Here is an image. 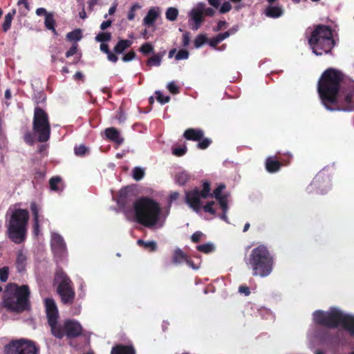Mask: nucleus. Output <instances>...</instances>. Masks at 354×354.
<instances>
[{"mask_svg":"<svg viewBox=\"0 0 354 354\" xmlns=\"http://www.w3.org/2000/svg\"><path fill=\"white\" fill-rule=\"evenodd\" d=\"M343 79V74L335 69L328 68L324 71L318 83V92L325 107L330 111L331 108L327 103L335 104L339 90V84Z\"/></svg>","mask_w":354,"mask_h":354,"instance_id":"nucleus-1","label":"nucleus"},{"mask_svg":"<svg viewBox=\"0 0 354 354\" xmlns=\"http://www.w3.org/2000/svg\"><path fill=\"white\" fill-rule=\"evenodd\" d=\"M313 319L317 324L328 328H336L341 324L351 335L354 336V316L345 315L336 308H332L328 312L316 310Z\"/></svg>","mask_w":354,"mask_h":354,"instance_id":"nucleus-2","label":"nucleus"},{"mask_svg":"<svg viewBox=\"0 0 354 354\" xmlns=\"http://www.w3.org/2000/svg\"><path fill=\"white\" fill-rule=\"evenodd\" d=\"M30 290L28 286H18L15 283H9L3 295V305L8 310L21 313L29 308Z\"/></svg>","mask_w":354,"mask_h":354,"instance_id":"nucleus-3","label":"nucleus"},{"mask_svg":"<svg viewBox=\"0 0 354 354\" xmlns=\"http://www.w3.org/2000/svg\"><path fill=\"white\" fill-rule=\"evenodd\" d=\"M246 263L252 267V275L266 277L270 274L273 268V258L263 245L254 248Z\"/></svg>","mask_w":354,"mask_h":354,"instance_id":"nucleus-4","label":"nucleus"},{"mask_svg":"<svg viewBox=\"0 0 354 354\" xmlns=\"http://www.w3.org/2000/svg\"><path fill=\"white\" fill-rule=\"evenodd\" d=\"M308 43L316 55L328 53L335 45L331 28L325 25H318L313 31Z\"/></svg>","mask_w":354,"mask_h":354,"instance_id":"nucleus-5","label":"nucleus"},{"mask_svg":"<svg viewBox=\"0 0 354 354\" xmlns=\"http://www.w3.org/2000/svg\"><path fill=\"white\" fill-rule=\"evenodd\" d=\"M137 221L147 227H152L159 219L160 208L159 205L148 198H141L134 203Z\"/></svg>","mask_w":354,"mask_h":354,"instance_id":"nucleus-6","label":"nucleus"},{"mask_svg":"<svg viewBox=\"0 0 354 354\" xmlns=\"http://www.w3.org/2000/svg\"><path fill=\"white\" fill-rule=\"evenodd\" d=\"M28 218L29 214L26 209H17L11 215L8 232L10 239L15 243H20L24 241Z\"/></svg>","mask_w":354,"mask_h":354,"instance_id":"nucleus-7","label":"nucleus"},{"mask_svg":"<svg viewBox=\"0 0 354 354\" xmlns=\"http://www.w3.org/2000/svg\"><path fill=\"white\" fill-rule=\"evenodd\" d=\"M54 284L57 286V292L62 302L66 305H71L74 301L75 292L72 286V281L62 269L57 270Z\"/></svg>","mask_w":354,"mask_h":354,"instance_id":"nucleus-8","label":"nucleus"},{"mask_svg":"<svg viewBox=\"0 0 354 354\" xmlns=\"http://www.w3.org/2000/svg\"><path fill=\"white\" fill-rule=\"evenodd\" d=\"M32 129L41 142H46L50 136V125L47 113L40 107L34 110Z\"/></svg>","mask_w":354,"mask_h":354,"instance_id":"nucleus-9","label":"nucleus"},{"mask_svg":"<svg viewBox=\"0 0 354 354\" xmlns=\"http://www.w3.org/2000/svg\"><path fill=\"white\" fill-rule=\"evenodd\" d=\"M48 323L50 326L52 334L57 338L62 339L64 337L61 325H57L59 313L55 301L52 298H46L44 301Z\"/></svg>","mask_w":354,"mask_h":354,"instance_id":"nucleus-10","label":"nucleus"},{"mask_svg":"<svg viewBox=\"0 0 354 354\" xmlns=\"http://www.w3.org/2000/svg\"><path fill=\"white\" fill-rule=\"evenodd\" d=\"M37 352L35 344L25 339L12 341L4 348V354H37Z\"/></svg>","mask_w":354,"mask_h":354,"instance_id":"nucleus-11","label":"nucleus"},{"mask_svg":"<svg viewBox=\"0 0 354 354\" xmlns=\"http://www.w3.org/2000/svg\"><path fill=\"white\" fill-rule=\"evenodd\" d=\"M64 336L66 335L68 337H75L82 333V326L77 322L72 320H67L64 322L63 326H61Z\"/></svg>","mask_w":354,"mask_h":354,"instance_id":"nucleus-12","label":"nucleus"},{"mask_svg":"<svg viewBox=\"0 0 354 354\" xmlns=\"http://www.w3.org/2000/svg\"><path fill=\"white\" fill-rule=\"evenodd\" d=\"M201 194L198 189L187 192L185 194V202L189 206L196 212L201 209Z\"/></svg>","mask_w":354,"mask_h":354,"instance_id":"nucleus-13","label":"nucleus"},{"mask_svg":"<svg viewBox=\"0 0 354 354\" xmlns=\"http://www.w3.org/2000/svg\"><path fill=\"white\" fill-rule=\"evenodd\" d=\"M225 188V185L221 184L217 187L213 192V194L211 196H214L218 201L222 209V210L227 211L228 205H227V195L224 194L221 195V192Z\"/></svg>","mask_w":354,"mask_h":354,"instance_id":"nucleus-14","label":"nucleus"},{"mask_svg":"<svg viewBox=\"0 0 354 354\" xmlns=\"http://www.w3.org/2000/svg\"><path fill=\"white\" fill-rule=\"evenodd\" d=\"M159 15L160 10L158 8L153 7L150 8L143 19V25L147 27L153 26Z\"/></svg>","mask_w":354,"mask_h":354,"instance_id":"nucleus-15","label":"nucleus"},{"mask_svg":"<svg viewBox=\"0 0 354 354\" xmlns=\"http://www.w3.org/2000/svg\"><path fill=\"white\" fill-rule=\"evenodd\" d=\"M51 246L55 252H61L66 248L63 238L56 233L52 234Z\"/></svg>","mask_w":354,"mask_h":354,"instance_id":"nucleus-16","label":"nucleus"},{"mask_svg":"<svg viewBox=\"0 0 354 354\" xmlns=\"http://www.w3.org/2000/svg\"><path fill=\"white\" fill-rule=\"evenodd\" d=\"M111 354H136V351L131 345L118 344L112 348Z\"/></svg>","mask_w":354,"mask_h":354,"instance_id":"nucleus-17","label":"nucleus"},{"mask_svg":"<svg viewBox=\"0 0 354 354\" xmlns=\"http://www.w3.org/2000/svg\"><path fill=\"white\" fill-rule=\"evenodd\" d=\"M104 133L108 139L119 145L122 144L124 141V139L120 135V132L114 127L106 129Z\"/></svg>","mask_w":354,"mask_h":354,"instance_id":"nucleus-18","label":"nucleus"},{"mask_svg":"<svg viewBox=\"0 0 354 354\" xmlns=\"http://www.w3.org/2000/svg\"><path fill=\"white\" fill-rule=\"evenodd\" d=\"M187 140L200 141L203 138V131L201 129H189L184 133Z\"/></svg>","mask_w":354,"mask_h":354,"instance_id":"nucleus-19","label":"nucleus"},{"mask_svg":"<svg viewBox=\"0 0 354 354\" xmlns=\"http://www.w3.org/2000/svg\"><path fill=\"white\" fill-rule=\"evenodd\" d=\"M132 44V41L129 39H120L113 48L115 54H121L126 49L129 48Z\"/></svg>","mask_w":354,"mask_h":354,"instance_id":"nucleus-20","label":"nucleus"},{"mask_svg":"<svg viewBox=\"0 0 354 354\" xmlns=\"http://www.w3.org/2000/svg\"><path fill=\"white\" fill-rule=\"evenodd\" d=\"M187 255L180 248H176L173 254L172 261L174 264H180L187 260Z\"/></svg>","mask_w":354,"mask_h":354,"instance_id":"nucleus-21","label":"nucleus"},{"mask_svg":"<svg viewBox=\"0 0 354 354\" xmlns=\"http://www.w3.org/2000/svg\"><path fill=\"white\" fill-rule=\"evenodd\" d=\"M283 13V10L281 7L279 6H268L266 11L265 14L267 17L271 18H277L281 17Z\"/></svg>","mask_w":354,"mask_h":354,"instance_id":"nucleus-22","label":"nucleus"},{"mask_svg":"<svg viewBox=\"0 0 354 354\" xmlns=\"http://www.w3.org/2000/svg\"><path fill=\"white\" fill-rule=\"evenodd\" d=\"M100 48L102 52L106 54L109 61L113 63H115L118 61V58L117 55L109 50L108 44L105 43H101Z\"/></svg>","mask_w":354,"mask_h":354,"instance_id":"nucleus-23","label":"nucleus"},{"mask_svg":"<svg viewBox=\"0 0 354 354\" xmlns=\"http://www.w3.org/2000/svg\"><path fill=\"white\" fill-rule=\"evenodd\" d=\"M266 167L268 171L273 173L279 169L281 163L278 160H275L272 158H268L266 162Z\"/></svg>","mask_w":354,"mask_h":354,"instance_id":"nucleus-24","label":"nucleus"},{"mask_svg":"<svg viewBox=\"0 0 354 354\" xmlns=\"http://www.w3.org/2000/svg\"><path fill=\"white\" fill-rule=\"evenodd\" d=\"M26 262V256L21 252L19 251L17 254L16 265L19 272H23L25 270Z\"/></svg>","mask_w":354,"mask_h":354,"instance_id":"nucleus-25","label":"nucleus"},{"mask_svg":"<svg viewBox=\"0 0 354 354\" xmlns=\"http://www.w3.org/2000/svg\"><path fill=\"white\" fill-rule=\"evenodd\" d=\"M44 24L47 29L52 30L54 34L57 33L55 28V21L54 19L53 13L50 12L49 14L46 15L45 17Z\"/></svg>","mask_w":354,"mask_h":354,"instance_id":"nucleus-26","label":"nucleus"},{"mask_svg":"<svg viewBox=\"0 0 354 354\" xmlns=\"http://www.w3.org/2000/svg\"><path fill=\"white\" fill-rule=\"evenodd\" d=\"M15 14V10H12V12H8L4 17L3 23L2 24V28L4 32H7L10 26L13 16Z\"/></svg>","mask_w":354,"mask_h":354,"instance_id":"nucleus-27","label":"nucleus"},{"mask_svg":"<svg viewBox=\"0 0 354 354\" xmlns=\"http://www.w3.org/2000/svg\"><path fill=\"white\" fill-rule=\"evenodd\" d=\"M82 32L80 29H76L66 35V39L71 41H77L82 39Z\"/></svg>","mask_w":354,"mask_h":354,"instance_id":"nucleus-28","label":"nucleus"},{"mask_svg":"<svg viewBox=\"0 0 354 354\" xmlns=\"http://www.w3.org/2000/svg\"><path fill=\"white\" fill-rule=\"evenodd\" d=\"M178 15V10L177 8L174 7H170L167 8L165 12V16L167 19L174 21L177 19Z\"/></svg>","mask_w":354,"mask_h":354,"instance_id":"nucleus-29","label":"nucleus"},{"mask_svg":"<svg viewBox=\"0 0 354 354\" xmlns=\"http://www.w3.org/2000/svg\"><path fill=\"white\" fill-rule=\"evenodd\" d=\"M95 39L97 42L104 43L111 39V33L109 32H102L98 33Z\"/></svg>","mask_w":354,"mask_h":354,"instance_id":"nucleus-30","label":"nucleus"},{"mask_svg":"<svg viewBox=\"0 0 354 354\" xmlns=\"http://www.w3.org/2000/svg\"><path fill=\"white\" fill-rule=\"evenodd\" d=\"M196 248L198 251L207 254L214 251L215 248L212 243H207L205 244L198 245Z\"/></svg>","mask_w":354,"mask_h":354,"instance_id":"nucleus-31","label":"nucleus"},{"mask_svg":"<svg viewBox=\"0 0 354 354\" xmlns=\"http://www.w3.org/2000/svg\"><path fill=\"white\" fill-rule=\"evenodd\" d=\"M138 243L143 245L147 249H149L151 252H154L157 249V244L154 241L145 242L143 240L140 239L138 241Z\"/></svg>","mask_w":354,"mask_h":354,"instance_id":"nucleus-32","label":"nucleus"},{"mask_svg":"<svg viewBox=\"0 0 354 354\" xmlns=\"http://www.w3.org/2000/svg\"><path fill=\"white\" fill-rule=\"evenodd\" d=\"M189 15L194 22H201L203 21V14L200 13L199 11L191 10L189 13Z\"/></svg>","mask_w":354,"mask_h":354,"instance_id":"nucleus-33","label":"nucleus"},{"mask_svg":"<svg viewBox=\"0 0 354 354\" xmlns=\"http://www.w3.org/2000/svg\"><path fill=\"white\" fill-rule=\"evenodd\" d=\"M189 180V175L186 172H181L176 175V181L180 185H184Z\"/></svg>","mask_w":354,"mask_h":354,"instance_id":"nucleus-34","label":"nucleus"},{"mask_svg":"<svg viewBox=\"0 0 354 354\" xmlns=\"http://www.w3.org/2000/svg\"><path fill=\"white\" fill-rule=\"evenodd\" d=\"M201 196L202 198H207L208 196H211L210 193V184L205 181L203 184V189L200 191Z\"/></svg>","mask_w":354,"mask_h":354,"instance_id":"nucleus-35","label":"nucleus"},{"mask_svg":"<svg viewBox=\"0 0 354 354\" xmlns=\"http://www.w3.org/2000/svg\"><path fill=\"white\" fill-rule=\"evenodd\" d=\"M145 175V171L142 168L136 167L133 170V178L138 181L140 180Z\"/></svg>","mask_w":354,"mask_h":354,"instance_id":"nucleus-36","label":"nucleus"},{"mask_svg":"<svg viewBox=\"0 0 354 354\" xmlns=\"http://www.w3.org/2000/svg\"><path fill=\"white\" fill-rule=\"evenodd\" d=\"M162 60V57L160 55H155L150 57L147 64L149 66H160Z\"/></svg>","mask_w":354,"mask_h":354,"instance_id":"nucleus-37","label":"nucleus"},{"mask_svg":"<svg viewBox=\"0 0 354 354\" xmlns=\"http://www.w3.org/2000/svg\"><path fill=\"white\" fill-rule=\"evenodd\" d=\"M74 151L76 156H83L87 153H88V148L86 147L85 145H82L75 147Z\"/></svg>","mask_w":354,"mask_h":354,"instance_id":"nucleus-38","label":"nucleus"},{"mask_svg":"<svg viewBox=\"0 0 354 354\" xmlns=\"http://www.w3.org/2000/svg\"><path fill=\"white\" fill-rule=\"evenodd\" d=\"M140 8H141V6L139 3H135L134 4H133L132 6L130 8V10L129 11V13H128V15H127V19L129 21L133 20L134 18H135V11L136 10H138V9H140Z\"/></svg>","mask_w":354,"mask_h":354,"instance_id":"nucleus-39","label":"nucleus"},{"mask_svg":"<svg viewBox=\"0 0 354 354\" xmlns=\"http://www.w3.org/2000/svg\"><path fill=\"white\" fill-rule=\"evenodd\" d=\"M206 37L204 35L200 34L196 37L194 40V46L196 48H198L202 46L206 42Z\"/></svg>","mask_w":354,"mask_h":354,"instance_id":"nucleus-40","label":"nucleus"},{"mask_svg":"<svg viewBox=\"0 0 354 354\" xmlns=\"http://www.w3.org/2000/svg\"><path fill=\"white\" fill-rule=\"evenodd\" d=\"M156 95L157 100L162 104L169 102V101L170 100L169 96L164 97L162 93L159 91H156Z\"/></svg>","mask_w":354,"mask_h":354,"instance_id":"nucleus-41","label":"nucleus"},{"mask_svg":"<svg viewBox=\"0 0 354 354\" xmlns=\"http://www.w3.org/2000/svg\"><path fill=\"white\" fill-rule=\"evenodd\" d=\"M140 52H142L143 54H148L149 53L153 52V47L150 43H145L142 45V46L140 48Z\"/></svg>","mask_w":354,"mask_h":354,"instance_id":"nucleus-42","label":"nucleus"},{"mask_svg":"<svg viewBox=\"0 0 354 354\" xmlns=\"http://www.w3.org/2000/svg\"><path fill=\"white\" fill-rule=\"evenodd\" d=\"M189 57V52L187 50H180L175 58L176 60L187 59Z\"/></svg>","mask_w":354,"mask_h":354,"instance_id":"nucleus-43","label":"nucleus"},{"mask_svg":"<svg viewBox=\"0 0 354 354\" xmlns=\"http://www.w3.org/2000/svg\"><path fill=\"white\" fill-rule=\"evenodd\" d=\"M8 278V268L3 267L0 269V281L5 282Z\"/></svg>","mask_w":354,"mask_h":354,"instance_id":"nucleus-44","label":"nucleus"},{"mask_svg":"<svg viewBox=\"0 0 354 354\" xmlns=\"http://www.w3.org/2000/svg\"><path fill=\"white\" fill-rule=\"evenodd\" d=\"M232 9L231 3L229 1L224 2L220 8L219 12L221 14H225L230 11Z\"/></svg>","mask_w":354,"mask_h":354,"instance_id":"nucleus-45","label":"nucleus"},{"mask_svg":"<svg viewBox=\"0 0 354 354\" xmlns=\"http://www.w3.org/2000/svg\"><path fill=\"white\" fill-rule=\"evenodd\" d=\"M61 178L59 177L55 176L53 177L50 179L49 184L51 189L57 190V185L60 182Z\"/></svg>","mask_w":354,"mask_h":354,"instance_id":"nucleus-46","label":"nucleus"},{"mask_svg":"<svg viewBox=\"0 0 354 354\" xmlns=\"http://www.w3.org/2000/svg\"><path fill=\"white\" fill-rule=\"evenodd\" d=\"M187 151V147L185 146L180 147L178 148L174 149L172 151V153L176 156H182Z\"/></svg>","mask_w":354,"mask_h":354,"instance_id":"nucleus-47","label":"nucleus"},{"mask_svg":"<svg viewBox=\"0 0 354 354\" xmlns=\"http://www.w3.org/2000/svg\"><path fill=\"white\" fill-rule=\"evenodd\" d=\"M136 53L133 51H130L125 54L122 57V61L124 62H128L133 60L136 58Z\"/></svg>","mask_w":354,"mask_h":354,"instance_id":"nucleus-48","label":"nucleus"},{"mask_svg":"<svg viewBox=\"0 0 354 354\" xmlns=\"http://www.w3.org/2000/svg\"><path fill=\"white\" fill-rule=\"evenodd\" d=\"M211 143V140L209 138H205L202 141L199 142L197 145L198 148L201 149H205L209 147Z\"/></svg>","mask_w":354,"mask_h":354,"instance_id":"nucleus-49","label":"nucleus"},{"mask_svg":"<svg viewBox=\"0 0 354 354\" xmlns=\"http://www.w3.org/2000/svg\"><path fill=\"white\" fill-rule=\"evenodd\" d=\"M214 204V201H211V202H208L204 207H203V209L205 212H209L211 214H216V212L215 210L213 209L212 206Z\"/></svg>","mask_w":354,"mask_h":354,"instance_id":"nucleus-50","label":"nucleus"},{"mask_svg":"<svg viewBox=\"0 0 354 354\" xmlns=\"http://www.w3.org/2000/svg\"><path fill=\"white\" fill-rule=\"evenodd\" d=\"M30 209L33 214V220L39 219V209L36 203H32L30 205Z\"/></svg>","mask_w":354,"mask_h":354,"instance_id":"nucleus-51","label":"nucleus"},{"mask_svg":"<svg viewBox=\"0 0 354 354\" xmlns=\"http://www.w3.org/2000/svg\"><path fill=\"white\" fill-rule=\"evenodd\" d=\"M77 44L73 45L72 47L70 48V49L66 53V57H69L73 56L77 53Z\"/></svg>","mask_w":354,"mask_h":354,"instance_id":"nucleus-52","label":"nucleus"},{"mask_svg":"<svg viewBox=\"0 0 354 354\" xmlns=\"http://www.w3.org/2000/svg\"><path fill=\"white\" fill-rule=\"evenodd\" d=\"M202 236H203L202 232H196L192 235V237H191L192 241L194 243H198L201 240Z\"/></svg>","mask_w":354,"mask_h":354,"instance_id":"nucleus-53","label":"nucleus"},{"mask_svg":"<svg viewBox=\"0 0 354 354\" xmlns=\"http://www.w3.org/2000/svg\"><path fill=\"white\" fill-rule=\"evenodd\" d=\"M167 88L169 91L172 93H178V88L177 86L174 82H169L167 84Z\"/></svg>","mask_w":354,"mask_h":354,"instance_id":"nucleus-54","label":"nucleus"},{"mask_svg":"<svg viewBox=\"0 0 354 354\" xmlns=\"http://www.w3.org/2000/svg\"><path fill=\"white\" fill-rule=\"evenodd\" d=\"M190 35L188 32H186L183 35V46H187L189 44Z\"/></svg>","mask_w":354,"mask_h":354,"instance_id":"nucleus-55","label":"nucleus"},{"mask_svg":"<svg viewBox=\"0 0 354 354\" xmlns=\"http://www.w3.org/2000/svg\"><path fill=\"white\" fill-rule=\"evenodd\" d=\"M205 10V3L203 2H200L197 4L196 8L192 9V10L199 11L200 13L203 14Z\"/></svg>","mask_w":354,"mask_h":354,"instance_id":"nucleus-56","label":"nucleus"},{"mask_svg":"<svg viewBox=\"0 0 354 354\" xmlns=\"http://www.w3.org/2000/svg\"><path fill=\"white\" fill-rule=\"evenodd\" d=\"M24 140L26 143L30 145L33 144V138L32 134L30 132H28L24 135Z\"/></svg>","mask_w":354,"mask_h":354,"instance_id":"nucleus-57","label":"nucleus"},{"mask_svg":"<svg viewBox=\"0 0 354 354\" xmlns=\"http://www.w3.org/2000/svg\"><path fill=\"white\" fill-rule=\"evenodd\" d=\"M230 35V32L226 31V32L220 33V34L217 35L216 36L218 37V40H220L221 42L223 40L227 38Z\"/></svg>","mask_w":354,"mask_h":354,"instance_id":"nucleus-58","label":"nucleus"},{"mask_svg":"<svg viewBox=\"0 0 354 354\" xmlns=\"http://www.w3.org/2000/svg\"><path fill=\"white\" fill-rule=\"evenodd\" d=\"M239 291L241 293H244L246 296L249 295L250 293L249 288L244 286H239Z\"/></svg>","mask_w":354,"mask_h":354,"instance_id":"nucleus-59","label":"nucleus"},{"mask_svg":"<svg viewBox=\"0 0 354 354\" xmlns=\"http://www.w3.org/2000/svg\"><path fill=\"white\" fill-rule=\"evenodd\" d=\"M218 37L215 36L214 37L212 38L209 42V45L212 47H216L220 42V40H218Z\"/></svg>","mask_w":354,"mask_h":354,"instance_id":"nucleus-60","label":"nucleus"},{"mask_svg":"<svg viewBox=\"0 0 354 354\" xmlns=\"http://www.w3.org/2000/svg\"><path fill=\"white\" fill-rule=\"evenodd\" d=\"M111 23H112V21L111 20H107V21H103L100 25V29L102 30H106V28H108L109 27L111 26Z\"/></svg>","mask_w":354,"mask_h":354,"instance_id":"nucleus-61","label":"nucleus"},{"mask_svg":"<svg viewBox=\"0 0 354 354\" xmlns=\"http://www.w3.org/2000/svg\"><path fill=\"white\" fill-rule=\"evenodd\" d=\"M185 262L194 270H198L199 268V266L194 264V262L188 258V257H187V260H185Z\"/></svg>","mask_w":354,"mask_h":354,"instance_id":"nucleus-62","label":"nucleus"},{"mask_svg":"<svg viewBox=\"0 0 354 354\" xmlns=\"http://www.w3.org/2000/svg\"><path fill=\"white\" fill-rule=\"evenodd\" d=\"M50 12H48L44 8H39L36 10V14L38 16L44 15L45 17L46 15L49 14Z\"/></svg>","mask_w":354,"mask_h":354,"instance_id":"nucleus-63","label":"nucleus"},{"mask_svg":"<svg viewBox=\"0 0 354 354\" xmlns=\"http://www.w3.org/2000/svg\"><path fill=\"white\" fill-rule=\"evenodd\" d=\"M203 13L207 16L212 17L214 15L215 11L213 8H205Z\"/></svg>","mask_w":354,"mask_h":354,"instance_id":"nucleus-64","label":"nucleus"}]
</instances>
